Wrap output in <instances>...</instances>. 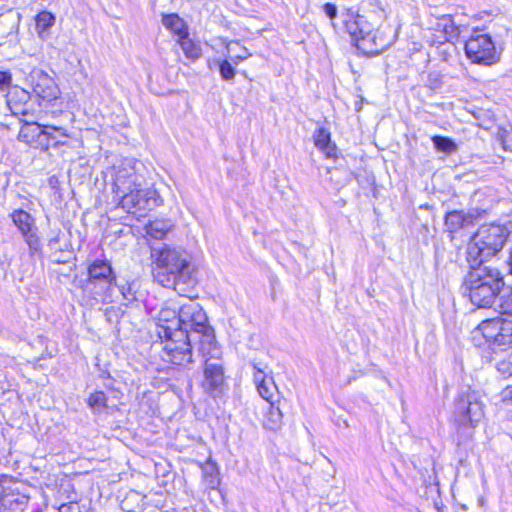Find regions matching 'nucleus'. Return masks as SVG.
Returning a JSON list of instances; mask_svg holds the SVG:
<instances>
[{
    "label": "nucleus",
    "mask_w": 512,
    "mask_h": 512,
    "mask_svg": "<svg viewBox=\"0 0 512 512\" xmlns=\"http://www.w3.org/2000/svg\"><path fill=\"white\" fill-rule=\"evenodd\" d=\"M147 168L135 158H122L105 172L114 194V200L128 213L154 209L162 202L158 192L149 186Z\"/></svg>",
    "instance_id": "obj_1"
},
{
    "label": "nucleus",
    "mask_w": 512,
    "mask_h": 512,
    "mask_svg": "<svg viewBox=\"0 0 512 512\" xmlns=\"http://www.w3.org/2000/svg\"><path fill=\"white\" fill-rule=\"evenodd\" d=\"M151 258L155 264L154 278L163 287L185 291L196 283L195 266L185 250L168 245L153 247Z\"/></svg>",
    "instance_id": "obj_2"
},
{
    "label": "nucleus",
    "mask_w": 512,
    "mask_h": 512,
    "mask_svg": "<svg viewBox=\"0 0 512 512\" xmlns=\"http://www.w3.org/2000/svg\"><path fill=\"white\" fill-rule=\"evenodd\" d=\"M511 229L512 225L510 222L482 224L473 234L467 245V262L480 265L498 255L505 246Z\"/></svg>",
    "instance_id": "obj_3"
},
{
    "label": "nucleus",
    "mask_w": 512,
    "mask_h": 512,
    "mask_svg": "<svg viewBox=\"0 0 512 512\" xmlns=\"http://www.w3.org/2000/svg\"><path fill=\"white\" fill-rule=\"evenodd\" d=\"M178 314V331H184V334L191 336L190 339H198L199 351L217 352L214 330L208 324L207 315L198 302L188 299L178 308Z\"/></svg>",
    "instance_id": "obj_4"
},
{
    "label": "nucleus",
    "mask_w": 512,
    "mask_h": 512,
    "mask_svg": "<svg viewBox=\"0 0 512 512\" xmlns=\"http://www.w3.org/2000/svg\"><path fill=\"white\" fill-rule=\"evenodd\" d=\"M115 281L116 276L110 263L106 260H96L88 267V279L83 284V290L94 299L112 301Z\"/></svg>",
    "instance_id": "obj_5"
},
{
    "label": "nucleus",
    "mask_w": 512,
    "mask_h": 512,
    "mask_svg": "<svg viewBox=\"0 0 512 512\" xmlns=\"http://www.w3.org/2000/svg\"><path fill=\"white\" fill-rule=\"evenodd\" d=\"M475 332L480 333L493 350H505L512 345V314L504 312L500 317L482 321Z\"/></svg>",
    "instance_id": "obj_6"
},
{
    "label": "nucleus",
    "mask_w": 512,
    "mask_h": 512,
    "mask_svg": "<svg viewBox=\"0 0 512 512\" xmlns=\"http://www.w3.org/2000/svg\"><path fill=\"white\" fill-rule=\"evenodd\" d=\"M191 336L184 331H174L170 336H163L162 359L174 365L186 366L192 362V347L198 345V339H190Z\"/></svg>",
    "instance_id": "obj_7"
},
{
    "label": "nucleus",
    "mask_w": 512,
    "mask_h": 512,
    "mask_svg": "<svg viewBox=\"0 0 512 512\" xmlns=\"http://www.w3.org/2000/svg\"><path fill=\"white\" fill-rule=\"evenodd\" d=\"M465 53L471 62L485 66L495 64L500 59V53L491 36L477 31L465 42Z\"/></svg>",
    "instance_id": "obj_8"
},
{
    "label": "nucleus",
    "mask_w": 512,
    "mask_h": 512,
    "mask_svg": "<svg viewBox=\"0 0 512 512\" xmlns=\"http://www.w3.org/2000/svg\"><path fill=\"white\" fill-rule=\"evenodd\" d=\"M454 421L460 427H474L484 417V404L475 391L461 394L455 402Z\"/></svg>",
    "instance_id": "obj_9"
},
{
    "label": "nucleus",
    "mask_w": 512,
    "mask_h": 512,
    "mask_svg": "<svg viewBox=\"0 0 512 512\" xmlns=\"http://www.w3.org/2000/svg\"><path fill=\"white\" fill-rule=\"evenodd\" d=\"M215 349L217 352L211 350V352L200 351L203 357H205L204 362V381L202 386L205 391L213 394L216 391H219L224 384V371H223V363L220 359V349L215 342Z\"/></svg>",
    "instance_id": "obj_10"
},
{
    "label": "nucleus",
    "mask_w": 512,
    "mask_h": 512,
    "mask_svg": "<svg viewBox=\"0 0 512 512\" xmlns=\"http://www.w3.org/2000/svg\"><path fill=\"white\" fill-rule=\"evenodd\" d=\"M10 216L28 245L30 254L33 255L39 252L41 249V241L37 234L34 218L22 209L14 210Z\"/></svg>",
    "instance_id": "obj_11"
},
{
    "label": "nucleus",
    "mask_w": 512,
    "mask_h": 512,
    "mask_svg": "<svg viewBox=\"0 0 512 512\" xmlns=\"http://www.w3.org/2000/svg\"><path fill=\"white\" fill-rule=\"evenodd\" d=\"M26 80L32 93L39 99L51 102L58 97L59 89L55 81L43 70L34 68Z\"/></svg>",
    "instance_id": "obj_12"
},
{
    "label": "nucleus",
    "mask_w": 512,
    "mask_h": 512,
    "mask_svg": "<svg viewBox=\"0 0 512 512\" xmlns=\"http://www.w3.org/2000/svg\"><path fill=\"white\" fill-rule=\"evenodd\" d=\"M470 271L464 278L463 285H472L483 287L484 285H493L502 288L504 286L503 277L497 268L486 266L484 263L474 265L469 263Z\"/></svg>",
    "instance_id": "obj_13"
},
{
    "label": "nucleus",
    "mask_w": 512,
    "mask_h": 512,
    "mask_svg": "<svg viewBox=\"0 0 512 512\" xmlns=\"http://www.w3.org/2000/svg\"><path fill=\"white\" fill-rule=\"evenodd\" d=\"M57 132L60 136L67 137L66 129L63 127L51 126V125H40L38 123L25 122L18 134V139L31 144L40 137L44 136L47 140H54L53 133Z\"/></svg>",
    "instance_id": "obj_14"
},
{
    "label": "nucleus",
    "mask_w": 512,
    "mask_h": 512,
    "mask_svg": "<svg viewBox=\"0 0 512 512\" xmlns=\"http://www.w3.org/2000/svg\"><path fill=\"white\" fill-rule=\"evenodd\" d=\"M392 44V38L383 30H373L369 36L362 37L357 43V49L367 56H375L382 53Z\"/></svg>",
    "instance_id": "obj_15"
},
{
    "label": "nucleus",
    "mask_w": 512,
    "mask_h": 512,
    "mask_svg": "<svg viewBox=\"0 0 512 512\" xmlns=\"http://www.w3.org/2000/svg\"><path fill=\"white\" fill-rule=\"evenodd\" d=\"M463 287L465 292L468 293L472 304L480 308L490 307L501 290L500 287H494L493 285H484L483 287H480L473 286L472 284L463 285Z\"/></svg>",
    "instance_id": "obj_16"
},
{
    "label": "nucleus",
    "mask_w": 512,
    "mask_h": 512,
    "mask_svg": "<svg viewBox=\"0 0 512 512\" xmlns=\"http://www.w3.org/2000/svg\"><path fill=\"white\" fill-rule=\"evenodd\" d=\"M485 213V210H472L463 212L459 210H453L446 213L445 226L450 233H455L460 229L466 228L473 225L474 222Z\"/></svg>",
    "instance_id": "obj_17"
},
{
    "label": "nucleus",
    "mask_w": 512,
    "mask_h": 512,
    "mask_svg": "<svg viewBox=\"0 0 512 512\" xmlns=\"http://www.w3.org/2000/svg\"><path fill=\"white\" fill-rule=\"evenodd\" d=\"M157 334L160 339L163 336H170L174 331L179 328V314L178 309L165 307L159 311L157 317Z\"/></svg>",
    "instance_id": "obj_18"
},
{
    "label": "nucleus",
    "mask_w": 512,
    "mask_h": 512,
    "mask_svg": "<svg viewBox=\"0 0 512 512\" xmlns=\"http://www.w3.org/2000/svg\"><path fill=\"white\" fill-rule=\"evenodd\" d=\"M282 400L276 399V402L268 403V410L265 414L263 425L266 429L276 431L283 424Z\"/></svg>",
    "instance_id": "obj_19"
},
{
    "label": "nucleus",
    "mask_w": 512,
    "mask_h": 512,
    "mask_svg": "<svg viewBox=\"0 0 512 512\" xmlns=\"http://www.w3.org/2000/svg\"><path fill=\"white\" fill-rule=\"evenodd\" d=\"M29 498L21 494H8L0 500V512H25Z\"/></svg>",
    "instance_id": "obj_20"
},
{
    "label": "nucleus",
    "mask_w": 512,
    "mask_h": 512,
    "mask_svg": "<svg viewBox=\"0 0 512 512\" xmlns=\"http://www.w3.org/2000/svg\"><path fill=\"white\" fill-rule=\"evenodd\" d=\"M344 25L347 33L351 37V41L356 46L361 37L359 36V29L360 27H367L366 26V19L363 16H353V15H347V18L344 20Z\"/></svg>",
    "instance_id": "obj_21"
},
{
    "label": "nucleus",
    "mask_w": 512,
    "mask_h": 512,
    "mask_svg": "<svg viewBox=\"0 0 512 512\" xmlns=\"http://www.w3.org/2000/svg\"><path fill=\"white\" fill-rule=\"evenodd\" d=\"M163 26L181 38L187 34V27L182 18L177 14H167L162 17Z\"/></svg>",
    "instance_id": "obj_22"
},
{
    "label": "nucleus",
    "mask_w": 512,
    "mask_h": 512,
    "mask_svg": "<svg viewBox=\"0 0 512 512\" xmlns=\"http://www.w3.org/2000/svg\"><path fill=\"white\" fill-rule=\"evenodd\" d=\"M315 146L326 154L327 157L334 156L336 146L331 143L330 133L319 128L314 136Z\"/></svg>",
    "instance_id": "obj_23"
},
{
    "label": "nucleus",
    "mask_w": 512,
    "mask_h": 512,
    "mask_svg": "<svg viewBox=\"0 0 512 512\" xmlns=\"http://www.w3.org/2000/svg\"><path fill=\"white\" fill-rule=\"evenodd\" d=\"M257 391L267 403L276 402V399H281L272 377L268 380H261V383H258Z\"/></svg>",
    "instance_id": "obj_24"
},
{
    "label": "nucleus",
    "mask_w": 512,
    "mask_h": 512,
    "mask_svg": "<svg viewBox=\"0 0 512 512\" xmlns=\"http://www.w3.org/2000/svg\"><path fill=\"white\" fill-rule=\"evenodd\" d=\"M48 247L53 251L51 258L55 263H66L72 257V251L59 246V235H56L49 240Z\"/></svg>",
    "instance_id": "obj_25"
},
{
    "label": "nucleus",
    "mask_w": 512,
    "mask_h": 512,
    "mask_svg": "<svg viewBox=\"0 0 512 512\" xmlns=\"http://www.w3.org/2000/svg\"><path fill=\"white\" fill-rule=\"evenodd\" d=\"M55 23V16L48 12L42 11L36 17V31L40 38L45 39L49 35V29Z\"/></svg>",
    "instance_id": "obj_26"
},
{
    "label": "nucleus",
    "mask_w": 512,
    "mask_h": 512,
    "mask_svg": "<svg viewBox=\"0 0 512 512\" xmlns=\"http://www.w3.org/2000/svg\"><path fill=\"white\" fill-rule=\"evenodd\" d=\"M185 56L191 60H197L202 56V48L199 43L188 37V33L178 39Z\"/></svg>",
    "instance_id": "obj_27"
},
{
    "label": "nucleus",
    "mask_w": 512,
    "mask_h": 512,
    "mask_svg": "<svg viewBox=\"0 0 512 512\" xmlns=\"http://www.w3.org/2000/svg\"><path fill=\"white\" fill-rule=\"evenodd\" d=\"M437 29L443 30L447 41L457 38L460 34L459 27L454 23L451 15L441 16L437 23Z\"/></svg>",
    "instance_id": "obj_28"
},
{
    "label": "nucleus",
    "mask_w": 512,
    "mask_h": 512,
    "mask_svg": "<svg viewBox=\"0 0 512 512\" xmlns=\"http://www.w3.org/2000/svg\"><path fill=\"white\" fill-rule=\"evenodd\" d=\"M172 225L169 221L154 220L147 226V234L155 239H162L171 229Z\"/></svg>",
    "instance_id": "obj_29"
},
{
    "label": "nucleus",
    "mask_w": 512,
    "mask_h": 512,
    "mask_svg": "<svg viewBox=\"0 0 512 512\" xmlns=\"http://www.w3.org/2000/svg\"><path fill=\"white\" fill-rule=\"evenodd\" d=\"M226 49L234 65H238L241 61L247 59L251 55L247 48L240 46L237 42L228 43Z\"/></svg>",
    "instance_id": "obj_30"
},
{
    "label": "nucleus",
    "mask_w": 512,
    "mask_h": 512,
    "mask_svg": "<svg viewBox=\"0 0 512 512\" xmlns=\"http://www.w3.org/2000/svg\"><path fill=\"white\" fill-rule=\"evenodd\" d=\"M121 296L122 300L131 302L136 299V291L133 288V284H118L116 281L114 283V299L111 301H116Z\"/></svg>",
    "instance_id": "obj_31"
},
{
    "label": "nucleus",
    "mask_w": 512,
    "mask_h": 512,
    "mask_svg": "<svg viewBox=\"0 0 512 512\" xmlns=\"http://www.w3.org/2000/svg\"><path fill=\"white\" fill-rule=\"evenodd\" d=\"M203 477L207 488L215 489L219 485V473L214 463H206L202 466Z\"/></svg>",
    "instance_id": "obj_32"
},
{
    "label": "nucleus",
    "mask_w": 512,
    "mask_h": 512,
    "mask_svg": "<svg viewBox=\"0 0 512 512\" xmlns=\"http://www.w3.org/2000/svg\"><path fill=\"white\" fill-rule=\"evenodd\" d=\"M434 147L441 152L451 154L457 151V144L450 138L435 135L432 137Z\"/></svg>",
    "instance_id": "obj_33"
},
{
    "label": "nucleus",
    "mask_w": 512,
    "mask_h": 512,
    "mask_svg": "<svg viewBox=\"0 0 512 512\" xmlns=\"http://www.w3.org/2000/svg\"><path fill=\"white\" fill-rule=\"evenodd\" d=\"M106 396L102 391H96L90 395L88 405L94 411H101L106 407Z\"/></svg>",
    "instance_id": "obj_34"
},
{
    "label": "nucleus",
    "mask_w": 512,
    "mask_h": 512,
    "mask_svg": "<svg viewBox=\"0 0 512 512\" xmlns=\"http://www.w3.org/2000/svg\"><path fill=\"white\" fill-rule=\"evenodd\" d=\"M235 66L230 60H223L219 63V72L223 80L230 81L235 77Z\"/></svg>",
    "instance_id": "obj_35"
},
{
    "label": "nucleus",
    "mask_w": 512,
    "mask_h": 512,
    "mask_svg": "<svg viewBox=\"0 0 512 512\" xmlns=\"http://www.w3.org/2000/svg\"><path fill=\"white\" fill-rule=\"evenodd\" d=\"M498 372L504 377H512V353L497 363Z\"/></svg>",
    "instance_id": "obj_36"
},
{
    "label": "nucleus",
    "mask_w": 512,
    "mask_h": 512,
    "mask_svg": "<svg viewBox=\"0 0 512 512\" xmlns=\"http://www.w3.org/2000/svg\"><path fill=\"white\" fill-rule=\"evenodd\" d=\"M427 86L432 90H438L442 86V75L439 72H430L427 78Z\"/></svg>",
    "instance_id": "obj_37"
},
{
    "label": "nucleus",
    "mask_w": 512,
    "mask_h": 512,
    "mask_svg": "<svg viewBox=\"0 0 512 512\" xmlns=\"http://www.w3.org/2000/svg\"><path fill=\"white\" fill-rule=\"evenodd\" d=\"M12 81V75L7 71H0V90L7 89Z\"/></svg>",
    "instance_id": "obj_38"
},
{
    "label": "nucleus",
    "mask_w": 512,
    "mask_h": 512,
    "mask_svg": "<svg viewBox=\"0 0 512 512\" xmlns=\"http://www.w3.org/2000/svg\"><path fill=\"white\" fill-rule=\"evenodd\" d=\"M8 105L10 106V109L13 114H21V115L27 114V110L24 108V106H21L17 103L13 104V98L8 100Z\"/></svg>",
    "instance_id": "obj_39"
},
{
    "label": "nucleus",
    "mask_w": 512,
    "mask_h": 512,
    "mask_svg": "<svg viewBox=\"0 0 512 512\" xmlns=\"http://www.w3.org/2000/svg\"><path fill=\"white\" fill-rule=\"evenodd\" d=\"M323 10L330 19H334L337 15V7L332 3H326Z\"/></svg>",
    "instance_id": "obj_40"
},
{
    "label": "nucleus",
    "mask_w": 512,
    "mask_h": 512,
    "mask_svg": "<svg viewBox=\"0 0 512 512\" xmlns=\"http://www.w3.org/2000/svg\"><path fill=\"white\" fill-rule=\"evenodd\" d=\"M254 382L256 384V387H258V383H261V380H268L264 368H258V371L254 372Z\"/></svg>",
    "instance_id": "obj_41"
},
{
    "label": "nucleus",
    "mask_w": 512,
    "mask_h": 512,
    "mask_svg": "<svg viewBox=\"0 0 512 512\" xmlns=\"http://www.w3.org/2000/svg\"><path fill=\"white\" fill-rule=\"evenodd\" d=\"M366 26L367 27H360L359 29V36L362 38V37H365V36H369L371 34V32H373V29L370 25V23L366 20Z\"/></svg>",
    "instance_id": "obj_42"
},
{
    "label": "nucleus",
    "mask_w": 512,
    "mask_h": 512,
    "mask_svg": "<svg viewBox=\"0 0 512 512\" xmlns=\"http://www.w3.org/2000/svg\"><path fill=\"white\" fill-rule=\"evenodd\" d=\"M77 507L73 504H62L59 507V512H78Z\"/></svg>",
    "instance_id": "obj_43"
},
{
    "label": "nucleus",
    "mask_w": 512,
    "mask_h": 512,
    "mask_svg": "<svg viewBox=\"0 0 512 512\" xmlns=\"http://www.w3.org/2000/svg\"><path fill=\"white\" fill-rule=\"evenodd\" d=\"M29 98H30V94H29V92H28V91H26V90H24V89L20 90V99H22V100H25V101H26V100H28Z\"/></svg>",
    "instance_id": "obj_44"
},
{
    "label": "nucleus",
    "mask_w": 512,
    "mask_h": 512,
    "mask_svg": "<svg viewBox=\"0 0 512 512\" xmlns=\"http://www.w3.org/2000/svg\"><path fill=\"white\" fill-rule=\"evenodd\" d=\"M252 366L254 368L255 371H258V368H264V371L266 370L267 366L266 365H263L261 363H256V362H253L252 363Z\"/></svg>",
    "instance_id": "obj_45"
}]
</instances>
